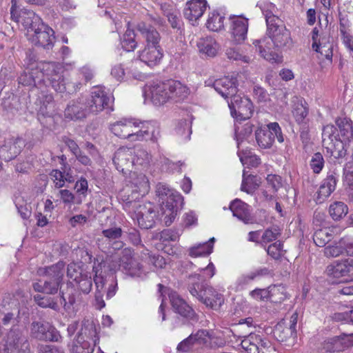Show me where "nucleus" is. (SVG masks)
<instances>
[{"mask_svg":"<svg viewBox=\"0 0 353 353\" xmlns=\"http://www.w3.org/2000/svg\"><path fill=\"white\" fill-rule=\"evenodd\" d=\"M241 345L246 353H259L270 347V342L261 335L250 333L243 337Z\"/></svg>","mask_w":353,"mask_h":353,"instance_id":"obj_21","label":"nucleus"},{"mask_svg":"<svg viewBox=\"0 0 353 353\" xmlns=\"http://www.w3.org/2000/svg\"><path fill=\"white\" fill-rule=\"evenodd\" d=\"M34 298L36 303L42 307H50L54 309L57 306V303L52 298L40 294L34 296Z\"/></svg>","mask_w":353,"mask_h":353,"instance_id":"obj_63","label":"nucleus"},{"mask_svg":"<svg viewBox=\"0 0 353 353\" xmlns=\"http://www.w3.org/2000/svg\"><path fill=\"white\" fill-rule=\"evenodd\" d=\"M196 46L201 56L208 58L216 57L220 48L219 43L212 37L200 38L196 43Z\"/></svg>","mask_w":353,"mask_h":353,"instance_id":"obj_28","label":"nucleus"},{"mask_svg":"<svg viewBox=\"0 0 353 353\" xmlns=\"http://www.w3.org/2000/svg\"><path fill=\"white\" fill-rule=\"evenodd\" d=\"M228 106L231 115L237 120H246L250 119L254 112L253 105L250 99L235 94L228 101Z\"/></svg>","mask_w":353,"mask_h":353,"instance_id":"obj_16","label":"nucleus"},{"mask_svg":"<svg viewBox=\"0 0 353 353\" xmlns=\"http://www.w3.org/2000/svg\"><path fill=\"white\" fill-rule=\"evenodd\" d=\"M27 36L33 44L41 46L46 49L52 48L54 39L53 30L44 23Z\"/></svg>","mask_w":353,"mask_h":353,"instance_id":"obj_19","label":"nucleus"},{"mask_svg":"<svg viewBox=\"0 0 353 353\" xmlns=\"http://www.w3.org/2000/svg\"><path fill=\"white\" fill-rule=\"evenodd\" d=\"M292 103V113L296 122L299 125L306 124L307 117L309 112L307 103L303 99L299 97H295Z\"/></svg>","mask_w":353,"mask_h":353,"instance_id":"obj_32","label":"nucleus"},{"mask_svg":"<svg viewBox=\"0 0 353 353\" xmlns=\"http://www.w3.org/2000/svg\"><path fill=\"white\" fill-rule=\"evenodd\" d=\"M201 272H203L202 274H195L194 275L190 276V278H196V277L197 279L201 281H203L206 279H210L215 274V267L212 262H210L205 268L201 269Z\"/></svg>","mask_w":353,"mask_h":353,"instance_id":"obj_55","label":"nucleus"},{"mask_svg":"<svg viewBox=\"0 0 353 353\" xmlns=\"http://www.w3.org/2000/svg\"><path fill=\"white\" fill-rule=\"evenodd\" d=\"M57 195L60 197L65 205L77 204V196L68 190H60L57 192Z\"/></svg>","mask_w":353,"mask_h":353,"instance_id":"obj_57","label":"nucleus"},{"mask_svg":"<svg viewBox=\"0 0 353 353\" xmlns=\"http://www.w3.org/2000/svg\"><path fill=\"white\" fill-rule=\"evenodd\" d=\"M50 176L56 188L59 189L65 185L63 173L62 171L57 169L52 170L50 173Z\"/></svg>","mask_w":353,"mask_h":353,"instance_id":"obj_61","label":"nucleus"},{"mask_svg":"<svg viewBox=\"0 0 353 353\" xmlns=\"http://www.w3.org/2000/svg\"><path fill=\"white\" fill-rule=\"evenodd\" d=\"M326 272L334 278L353 276V260L336 261L327 267Z\"/></svg>","mask_w":353,"mask_h":353,"instance_id":"obj_23","label":"nucleus"},{"mask_svg":"<svg viewBox=\"0 0 353 353\" xmlns=\"http://www.w3.org/2000/svg\"><path fill=\"white\" fill-rule=\"evenodd\" d=\"M84 274H82L80 266L74 263H70L67 268V276L74 281L79 279Z\"/></svg>","mask_w":353,"mask_h":353,"instance_id":"obj_60","label":"nucleus"},{"mask_svg":"<svg viewBox=\"0 0 353 353\" xmlns=\"http://www.w3.org/2000/svg\"><path fill=\"white\" fill-rule=\"evenodd\" d=\"M324 160L321 153L314 154L310 161V167L314 173L319 174L323 169Z\"/></svg>","mask_w":353,"mask_h":353,"instance_id":"obj_59","label":"nucleus"},{"mask_svg":"<svg viewBox=\"0 0 353 353\" xmlns=\"http://www.w3.org/2000/svg\"><path fill=\"white\" fill-rule=\"evenodd\" d=\"M132 118L122 119L110 125L111 132L117 137L127 139L130 135V131L132 126Z\"/></svg>","mask_w":353,"mask_h":353,"instance_id":"obj_34","label":"nucleus"},{"mask_svg":"<svg viewBox=\"0 0 353 353\" xmlns=\"http://www.w3.org/2000/svg\"><path fill=\"white\" fill-rule=\"evenodd\" d=\"M347 206L341 201H336L331 204L329 208V212L334 220H338L347 214Z\"/></svg>","mask_w":353,"mask_h":353,"instance_id":"obj_43","label":"nucleus"},{"mask_svg":"<svg viewBox=\"0 0 353 353\" xmlns=\"http://www.w3.org/2000/svg\"><path fill=\"white\" fill-rule=\"evenodd\" d=\"M165 215L161 214V211L157 214L154 207L151 203L140 204L134 211L132 216L134 220H137L138 225L143 229H149L154 226L156 219L158 218L162 219Z\"/></svg>","mask_w":353,"mask_h":353,"instance_id":"obj_14","label":"nucleus"},{"mask_svg":"<svg viewBox=\"0 0 353 353\" xmlns=\"http://www.w3.org/2000/svg\"><path fill=\"white\" fill-rule=\"evenodd\" d=\"M332 48L330 37L325 36L319 39L317 44H312L313 50L320 53L327 60H331L332 58Z\"/></svg>","mask_w":353,"mask_h":353,"instance_id":"obj_38","label":"nucleus"},{"mask_svg":"<svg viewBox=\"0 0 353 353\" xmlns=\"http://www.w3.org/2000/svg\"><path fill=\"white\" fill-rule=\"evenodd\" d=\"M233 216L238 218L245 224H251L254 222L251 215L250 206L239 199H235L230 205Z\"/></svg>","mask_w":353,"mask_h":353,"instance_id":"obj_27","label":"nucleus"},{"mask_svg":"<svg viewBox=\"0 0 353 353\" xmlns=\"http://www.w3.org/2000/svg\"><path fill=\"white\" fill-rule=\"evenodd\" d=\"M339 134L334 125H327L323 129V147L326 155L335 159L343 158L346 155V149L343 141L338 138Z\"/></svg>","mask_w":353,"mask_h":353,"instance_id":"obj_6","label":"nucleus"},{"mask_svg":"<svg viewBox=\"0 0 353 353\" xmlns=\"http://www.w3.org/2000/svg\"><path fill=\"white\" fill-rule=\"evenodd\" d=\"M77 194V204H81L85 199L88 191V183L85 178H81L78 180L74 185Z\"/></svg>","mask_w":353,"mask_h":353,"instance_id":"obj_46","label":"nucleus"},{"mask_svg":"<svg viewBox=\"0 0 353 353\" xmlns=\"http://www.w3.org/2000/svg\"><path fill=\"white\" fill-rule=\"evenodd\" d=\"M17 1L12 0L10 14L12 19L16 22H21L23 26L27 30V35L36 30L43 24L41 18L33 11L23 9L18 14L17 12Z\"/></svg>","mask_w":353,"mask_h":353,"instance_id":"obj_13","label":"nucleus"},{"mask_svg":"<svg viewBox=\"0 0 353 353\" xmlns=\"http://www.w3.org/2000/svg\"><path fill=\"white\" fill-rule=\"evenodd\" d=\"M39 69L41 72L46 76L50 81L52 87L57 92H64L67 91L70 92V84L65 83V79L62 75L63 68L59 63L54 62L41 63Z\"/></svg>","mask_w":353,"mask_h":353,"instance_id":"obj_8","label":"nucleus"},{"mask_svg":"<svg viewBox=\"0 0 353 353\" xmlns=\"http://www.w3.org/2000/svg\"><path fill=\"white\" fill-rule=\"evenodd\" d=\"M137 29L147 43L145 48L139 52V59L150 67L158 65L163 56L159 45L161 39L159 33L154 27L144 22L139 23Z\"/></svg>","mask_w":353,"mask_h":353,"instance_id":"obj_3","label":"nucleus"},{"mask_svg":"<svg viewBox=\"0 0 353 353\" xmlns=\"http://www.w3.org/2000/svg\"><path fill=\"white\" fill-rule=\"evenodd\" d=\"M225 55L230 60L239 61L245 63H249L252 60V56L243 54L236 48H228L225 50Z\"/></svg>","mask_w":353,"mask_h":353,"instance_id":"obj_49","label":"nucleus"},{"mask_svg":"<svg viewBox=\"0 0 353 353\" xmlns=\"http://www.w3.org/2000/svg\"><path fill=\"white\" fill-rule=\"evenodd\" d=\"M134 165H147L150 163V155L143 149H134Z\"/></svg>","mask_w":353,"mask_h":353,"instance_id":"obj_54","label":"nucleus"},{"mask_svg":"<svg viewBox=\"0 0 353 353\" xmlns=\"http://www.w3.org/2000/svg\"><path fill=\"white\" fill-rule=\"evenodd\" d=\"M99 328V326H97L93 320L84 319L81 322V329L78 332L77 336L80 339V341L81 339L89 341L92 344L96 345L99 340L98 336Z\"/></svg>","mask_w":353,"mask_h":353,"instance_id":"obj_25","label":"nucleus"},{"mask_svg":"<svg viewBox=\"0 0 353 353\" xmlns=\"http://www.w3.org/2000/svg\"><path fill=\"white\" fill-rule=\"evenodd\" d=\"M206 6L205 0H191L186 3L184 16L189 21H196L203 14Z\"/></svg>","mask_w":353,"mask_h":353,"instance_id":"obj_29","label":"nucleus"},{"mask_svg":"<svg viewBox=\"0 0 353 353\" xmlns=\"http://www.w3.org/2000/svg\"><path fill=\"white\" fill-rule=\"evenodd\" d=\"M134 148H131L123 147L117 150L113 162L118 171L123 174L131 171V168L134 165Z\"/></svg>","mask_w":353,"mask_h":353,"instance_id":"obj_20","label":"nucleus"},{"mask_svg":"<svg viewBox=\"0 0 353 353\" xmlns=\"http://www.w3.org/2000/svg\"><path fill=\"white\" fill-rule=\"evenodd\" d=\"M111 97L105 90L104 87H94L90 92V97L87 100L86 108L90 112L97 114L105 108L113 110L110 105Z\"/></svg>","mask_w":353,"mask_h":353,"instance_id":"obj_17","label":"nucleus"},{"mask_svg":"<svg viewBox=\"0 0 353 353\" xmlns=\"http://www.w3.org/2000/svg\"><path fill=\"white\" fill-rule=\"evenodd\" d=\"M5 345L7 353H30L28 338L19 326L14 325L8 332Z\"/></svg>","mask_w":353,"mask_h":353,"instance_id":"obj_11","label":"nucleus"},{"mask_svg":"<svg viewBox=\"0 0 353 353\" xmlns=\"http://www.w3.org/2000/svg\"><path fill=\"white\" fill-rule=\"evenodd\" d=\"M110 264L117 265V269L132 277H143L146 274L140 263L133 257V251L130 248H125L120 252L119 264Z\"/></svg>","mask_w":353,"mask_h":353,"instance_id":"obj_10","label":"nucleus"},{"mask_svg":"<svg viewBox=\"0 0 353 353\" xmlns=\"http://www.w3.org/2000/svg\"><path fill=\"white\" fill-rule=\"evenodd\" d=\"M337 177L334 172H328L326 178L322 181L318 191V200L320 202L324 201L334 191L336 185Z\"/></svg>","mask_w":353,"mask_h":353,"instance_id":"obj_31","label":"nucleus"},{"mask_svg":"<svg viewBox=\"0 0 353 353\" xmlns=\"http://www.w3.org/2000/svg\"><path fill=\"white\" fill-rule=\"evenodd\" d=\"M161 8L172 28L180 29L182 22L180 19V12L175 6L165 3L161 5Z\"/></svg>","mask_w":353,"mask_h":353,"instance_id":"obj_36","label":"nucleus"},{"mask_svg":"<svg viewBox=\"0 0 353 353\" xmlns=\"http://www.w3.org/2000/svg\"><path fill=\"white\" fill-rule=\"evenodd\" d=\"M103 235L107 238L110 241H113L112 248L114 250H120L123 246V243L117 241L122 234V230L121 228H112L102 231Z\"/></svg>","mask_w":353,"mask_h":353,"instance_id":"obj_40","label":"nucleus"},{"mask_svg":"<svg viewBox=\"0 0 353 353\" xmlns=\"http://www.w3.org/2000/svg\"><path fill=\"white\" fill-rule=\"evenodd\" d=\"M31 338L42 341L60 342L62 336L60 332L48 323L33 321L30 327Z\"/></svg>","mask_w":353,"mask_h":353,"instance_id":"obj_15","label":"nucleus"},{"mask_svg":"<svg viewBox=\"0 0 353 353\" xmlns=\"http://www.w3.org/2000/svg\"><path fill=\"white\" fill-rule=\"evenodd\" d=\"M122 48L127 52H132L137 46L135 41V34L133 30L128 28L121 39Z\"/></svg>","mask_w":353,"mask_h":353,"instance_id":"obj_44","label":"nucleus"},{"mask_svg":"<svg viewBox=\"0 0 353 353\" xmlns=\"http://www.w3.org/2000/svg\"><path fill=\"white\" fill-rule=\"evenodd\" d=\"M336 123L344 141H350L353 139V127L351 120L345 117L339 118Z\"/></svg>","mask_w":353,"mask_h":353,"instance_id":"obj_41","label":"nucleus"},{"mask_svg":"<svg viewBox=\"0 0 353 353\" xmlns=\"http://www.w3.org/2000/svg\"><path fill=\"white\" fill-rule=\"evenodd\" d=\"M24 146L21 139H10L0 148V157L5 161H9L17 157Z\"/></svg>","mask_w":353,"mask_h":353,"instance_id":"obj_24","label":"nucleus"},{"mask_svg":"<svg viewBox=\"0 0 353 353\" xmlns=\"http://www.w3.org/2000/svg\"><path fill=\"white\" fill-rule=\"evenodd\" d=\"M254 125L250 122L245 123L240 129V127L235 125V135L237 141L238 147H239L240 141H243L251 135L253 131Z\"/></svg>","mask_w":353,"mask_h":353,"instance_id":"obj_50","label":"nucleus"},{"mask_svg":"<svg viewBox=\"0 0 353 353\" xmlns=\"http://www.w3.org/2000/svg\"><path fill=\"white\" fill-rule=\"evenodd\" d=\"M214 90L224 98L232 97L236 94V80L229 77L216 79L213 83Z\"/></svg>","mask_w":353,"mask_h":353,"instance_id":"obj_26","label":"nucleus"},{"mask_svg":"<svg viewBox=\"0 0 353 353\" xmlns=\"http://www.w3.org/2000/svg\"><path fill=\"white\" fill-rule=\"evenodd\" d=\"M65 272V263L59 261L51 266L40 268L38 274L40 276H46L48 279L45 281L39 280L32 284L34 291L46 294H55L62 284V280Z\"/></svg>","mask_w":353,"mask_h":353,"instance_id":"obj_4","label":"nucleus"},{"mask_svg":"<svg viewBox=\"0 0 353 353\" xmlns=\"http://www.w3.org/2000/svg\"><path fill=\"white\" fill-rule=\"evenodd\" d=\"M215 241L214 237L208 242L199 243L190 248L189 254L193 257L204 256L210 254L213 250V245Z\"/></svg>","mask_w":353,"mask_h":353,"instance_id":"obj_39","label":"nucleus"},{"mask_svg":"<svg viewBox=\"0 0 353 353\" xmlns=\"http://www.w3.org/2000/svg\"><path fill=\"white\" fill-rule=\"evenodd\" d=\"M298 321V314L294 312L292 314L290 319V325L281 330L282 326L279 325L275 330L274 334L279 341H285L289 337H295L296 334V324Z\"/></svg>","mask_w":353,"mask_h":353,"instance_id":"obj_33","label":"nucleus"},{"mask_svg":"<svg viewBox=\"0 0 353 353\" xmlns=\"http://www.w3.org/2000/svg\"><path fill=\"white\" fill-rule=\"evenodd\" d=\"M188 88L180 81L168 80L166 81L153 82L148 85L144 95L150 98L156 105H163L170 101H183L188 95Z\"/></svg>","mask_w":353,"mask_h":353,"instance_id":"obj_2","label":"nucleus"},{"mask_svg":"<svg viewBox=\"0 0 353 353\" xmlns=\"http://www.w3.org/2000/svg\"><path fill=\"white\" fill-rule=\"evenodd\" d=\"M343 174L345 182L353 188V163H347L343 168Z\"/></svg>","mask_w":353,"mask_h":353,"instance_id":"obj_64","label":"nucleus"},{"mask_svg":"<svg viewBox=\"0 0 353 353\" xmlns=\"http://www.w3.org/2000/svg\"><path fill=\"white\" fill-rule=\"evenodd\" d=\"M270 299L273 302H281L287 299V294L284 286L281 285H274L269 288Z\"/></svg>","mask_w":353,"mask_h":353,"instance_id":"obj_51","label":"nucleus"},{"mask_svg":"<svg viewBox=\"0 0 353 353\" xmlns=\"http://www.w3.org/2000/svg\"><path fill=\"white\" fill-rule=\"evenodd\" d=\"M181 233L179 230L167 229L160 233V240L164 242L176 241L179 239Z\"/></svg>","mask_w":353,"mask_h":353,"instance_id":"obj_58","label":"nucleus"},{"mask_svg":"<svg viewBox=\"0 0 353 353\" xmlns=\"http://www.w3.org/2000/svg\"><path fill=\"white\" fill-rule=\"evenodd\" d=\"M224 17L217 12H212L206 23L207 28L212 31H219L223 28Z\"/></svg>","mask_w":353,"mask_h":353,"instance_id":"obj_48","label":"nucleus"},{"mask_svg":"<svg viewBox=\"0 0 353 353\" xmlns=\"http://www.w3.org/2000/svg\"><path fill=\"white\" fill-rule=\"evenodd\" d=\"M130 134L128 140L131 142L143 141L148 139H150L152 142H157L159 137V129L154 122L141 121L134 119Z\"/></svg>","mask_w":353,"mask_h":353,"instance_id":"obj_9","label":"nucleus"},{"mask_svg":"<svg viewBox=\"0 0 353 353\" xmlns=\"http://www.w3.org/2000/svg\"><path fill=\"white\" fill-rule=\"evenodd\" d=\"M264 248H265L268 254L275 260L280 259L285 252L283 249V245L279 241L272 243L268 248H265V246Z\"/></svg>","mask_w":353,"mask_h":353,"instance_id":"obj_52","label":"nucleus"},{"mask_svg":"<svg viewBox=\"0 0 353 353\" xmlns=\"http://www.w3.org/2000/svg\"><path fill=\"white\" fill-rule=\"evenodd\" d=\"M190 293L206 306L218 310L224 302L222 294L207 284L195 283L189 286Z\"/></svg>","mask_w":353,"mask_h":353,"instance_id":"obj_7","label":"nucleus"},{"mask_svg":"<svg viewBox=\"0 0 353 353\" xmlns=\"http://www.w3.org/2000/svg\"><path fill=\"white\" fill-rule=\"evenodd\" d=\"M171 305L174 310L181 316L192 319L194 316L193 309L176 292L170 294Z\"/></svg>","mask_w":353,"mask_h":353,"instance_id":"obj_30","label":"nucleus"},{"mask_svg":"<svg viewBox=\"0 0 353 353\" xmlns=\"http://www.w3.org/2000/svg\"><path fill=\"white\" fill-rule=\"evenodd\" d=\"M112 257L107 256L105 260H102L98 265H95L93 268L95 272V277L94 281L95 283L97 291L104 292L105 286L108 285L110 274L105 275L108 271L112 273L117 270V265H111Z\"/></svg>","mask_w":353,"mask_h":353,"instance_id":"obj_18","label":"nucleus"},{"mask_svg":"<svg viewBox=\"0 0 353 353\" xmlns=\"http://www.w3.org/2000/svg\"><path fill=\"white\" fill-rule=\"evenodd\" d=\"M332 239V234L328 228L317 230L313 235V241L319 247H324Z\"/></svg>","mask_w":353,"mask_h":353,"instance_id":"obj_45","label":"nucleus"},{"mask_svg":"<svg viewBox=\"0 0 353 353\" xmlns=\"http://www.w3.org/2000/svg\"><path fill=\"white\" fill-rule=\"evenodd\" d=\"M86 107L78 101L70 102L65 110V117L71 120H79L85 117Z\"/></svg>","mask_w":353,"mask_h":353,"instance_id":"obj_37","label":"nucleus"},{"mask_svg":"<svg viewBox=\"0 0 353 353\" xmlns=\"http://www.w3.org/2000/svg\"><path fill=\"white\" fill-rule=\"evenodd\" d=\"M230 32L236 43H241L247 37L248 29V19L241 16L230 17Z\"/></svg>","mask_w":353,"mask_h":353,"instance_id":"obj_22","label":"nucleus"},{"mask_svg":"<svg viewBox=\"0 0 353 353\" xmlns=\"http://www.w3.org/2000/svg\"><path fill=\"white\" fill-rule=\"evenodd\" d=\"M156 194L159 201L161 202V214L165 215L163 221L166 225H170L176 216L178 205L182 202L183 198L178 192L162 183L157 185Z\"/></svg>","mask_w":353,"mask_h":353,"instance_id":"obj_5","label":"nucleus"},{"mask_svg":"<svg viewBox=\"0 0 353 353\" xmlns=\"http://www.w3.org/2000/svg\"><path fill=\"white\" fill-rule=\"evenodd\" d=\"M95 345L91 343L90 341L81 339L77 336L73 342L71 349V353H92Z\"/></svg>","mask_w":353,"mask_h":353,"instance_id":"obj_42","label":"nucleus"},{"mask_svg":"<svg viewBox=\"0 0 353 353\" xmlns=\"http://www.w3.org/2000/svg\"><path fill=\"white\" fill-rule=\"evenodd\" d=\"M258 187L259 182L256 177L250 174L246 176L245 172H243L241 190L250 194L254 192Z\"/></svg>","mask_w":353,"mask_h":353,"instance_id":"obj_47","label":"nucleus"},{"mask_svg":"<svg viewBox=\"0 0 353 353\" xmlns=\"http://www.w3.org/2000/svg\"><path fill=\"white\" fill-rule=\"evenodd\" d=\"M353 334L346 335L328 341L324 348L329 352H341L353 345Z\"/></svg>","mask_w":353,"mask_h":353,"instance_id":"obj_35","label":"nucleus"},{"mask_svg":"<svg viewBox=\"0 0 353 353\" xmlns=\"http://www.w3.org/2000/svg\"><path fill=\"white\" fill-rule=\"evenodd\" d=\"M76 282L79 283V289L84 294H88L91 291L92 286L91 276H88L86 274H84L79 279V281H77Z\"/></svg>","mask_w":353,"mask_h":353,"instance_id":"obj_62","label":"nucleus"},{"mask_svg":"<svg viewBox=\"0 0 353 353\" xmlns=\"http://www.w3.org/2000/svg\"><path fill=\"white\" fill-rule=\"evenodd\" d=\"M175 130L176 134L181 137L185 139H189L192 133L190 123L187 120L181 121L179 122Z\"/></svg>","mask_w":353,"mask_h":353,"instance_id":"obj_56","label":"nucleus"},{"mask_svg":"<svg viewBox=\"0 0 353 353\" xmlns=\"http://www.w3.org/2000/svg\"><path fill=\"white\" fill-rule=\"evenodd\" d=\"M268 37L254 40L252 44L259 54L270 63H281L282 56L276 48H290L292 45L290 32L283 24L282 21L271 12L265 14Z\"/></svg>","mask_w":353,"mask_h":353,"instance_id":"obj_1","label":"nucleus"},{"mask_svg":"<svg viewBox=\"0 0 353 353\" xmlns=\"http://www.w3.org/2000/svg\"><path fill=\"white\" fill-rule=\"evenodd\" d=\"M280 235L281 231L278 227L268 228L264 231L260 243L265 247V244L275 241Z\"/></svg>","mask_w":353,"mask_h":353,"instance_id":"obj_53","label":"nucleus"},{"mask_svg":"<svg viewBox=\"0 0 353 353\" xmlns=\"http://www.w3.org/2000/svg\"><path fill=\"white\" fill-rule=\"evenodd\" d=\"M255 137L259 146L263 149L270 148L275 138L279 143L284 141L281 129L276 122L269 123L267 128H259L256 130Z\"/></svg>","mask_w":353,"mask_h":353,"instance_id":"obj_12","label":"nucleus"}]
</instances>
